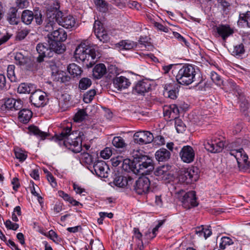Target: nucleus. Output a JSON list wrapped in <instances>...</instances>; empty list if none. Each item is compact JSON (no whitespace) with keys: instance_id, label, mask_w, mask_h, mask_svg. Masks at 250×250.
Masks as SVG:
<instances>
[{"instance_id":"864d4df0","label":"nucleus","mask_w":250,"mask_h":250,"mask_svg":"<svg viewBox=\"0 0 250 250\" xmlns=\"http://www.w3.org/2000/svg\"><path fill=\"white\" fill-rule=\"evenodd\" d=\"M175 126L178 133L182 132L185 130V126L181 120L178 118L175 119Z\"/></svg>"},{"instance_id":"4be33fe9","label":"nucleus","mask_w":250,"mask_h":250,"mask_svg":"<svg viewBox=\"0 0 250 250\" xmlns=\"http://www.w3.org/2000/svg\"><path fill=\"white\" fill-rule=\"evenodd\" d=\"M22 102L20 100L13 98L6 99L4 103L5 107L11 110H18L22 107Z\"/></svg>"},{"instance_id":"6e6d98bb","label":"nucleus","mask_w":250,"mask_h":250,"mask_svg":"<svg viewBox=\"0 0 250 250\" xmlns=\"http://www.w3.org/2000/svg\"><path fill=\"white\" fill-rule=\"evenodd\" d=\"M133 237L138 240V242H143L142 240V234L137 228H134L133 229Z\"/></svg>"},{"instance_id":"f257e3e1","label":"nucleus","mask_w":250,"mask_h":250,"mask_svg":"<svg viewBox=\"0 0 250 250\" xmlns=\"http://www.w3.org/2000/svg\"><path fill=\"white\" fill-rule=\"evenodd\" d=\"M74 57L77 61L83 62L87 67H92L100 57L96 45L90 43L87 41L78 46Z\"/></svg>"},{"instance_id":"5fc2aeb1","label":"nucleus","mask_w":250,"mask_h":250,"mask_svg":"<svg viewBox=\"0 0 250 250\" xmlns=\"http://www.w3.org/2000/svg\"><path fill=\"white\" fill-rule=\"evenodd\" d=\"M4 224L6 227L9 229L15 230H17L19 228V225L18 224L13 223L9 220H6Z\"/></svg>"},{"instance_id":"49530a36","label":"nucleus","mask_w":250,"mask_h":250,"mask_svg":"<svg viewBox=\"0 0 250 250\" xmlns=\"http://www.w3.org/2000/svg\"><path fill=\"white\" fill-rule=\"evenodd\" d=\"M244 45L242 43H240L234 46L232 54L234 56H240L241 54H244Z\"/></svg>"},{"instance_id":"e2e57ef3","label":"nucleus","mask_w":250,"mask_h":250,"mask_svg":"<svg viewBox=\"0 0 250 250\" xmlns=\"http://www.w3.org/2000/svg\"><path fill=\"white\" fill-rule=\"evenodd\" d=\"M48 181L50 183L53 187H55L57 186V183L55 181L54 177L50 173H48L47 175Z\"/></svg>"},{"instance_id":"20e7f679","label":"nucleus","mask_w":250,"mask_h":250,"mask_svg":"<svg viewBox=\"0 0 250 250\" xmlns=\"http://www.w3.org/2000/svg\"><path fill=\"white\" fill-rule=\"evenodd\" d=\"M58 25L54 21H49L45 25L44 30L49 33L47 35L48 41L64 42L67 39L65 31L58 28Z\"/></svg>"},{"instance_id":"a878e982","label":"nucleus","mask_w":250,"mask_h":250,"mask_svg":"<svg viewBox=\"0 0 250 250\" xmlns=\"http://www.w3.org/2000/svg\"><path fill=\"white\" fill-rule=\"evenodd\" d=\"M237 23L240 26L250 28V11L240 13Z\"/></svg>"},{"instance_id":"6e6552de","label":"nucleus","mask_w":250,"mask_h":250,"mask_svg":"<svg viewBox=\"0 0 250 250\" xmlns=\"http://www.w3.org/2000/svg\"><path fill=\"white\" fill-rule=\"evenodd\" d=\"M55 21L58 24L70 29L73 27L76 23L75 19L71 15L64 16L61 11H58L55 15Z\"/></svg>"},{"instance_id":"0e129e2a","label":"nucleus","mask_w":250,"mask_h":250,"mask_svg":"<svg viewBox=\"0 0 250 250\" xmlns=\"http://www.w3.org/2000/svg\"><path fill=\"white\" fill-rule=\"evenodd\" d=\"M59 195L62 197L64 200L69 201L71 198L68 194L64 192L63 191L60 190L58 191Z\"/></svg>"},{"instance_id":"412c9836","label":"nucleus","mask_w":250,"mask_h":250,"mask_svg":"<svg viewBox=\"0 0 250 250\" xmlns=\"http://www.w3.org/2000/svg\"><path fill=\"white\" fill-rule=\"evenodd\" d=\"M178 115L179 109L175 104H171L169 106H166L164 108V116L170 120L178 118Z\"/></svg>"},{"instance_id":"7ed1b4c3","label":"nucleus","mask_w":250,"mask_h":250,"mask_svg":"<svg viewBox=\"0 0 250 250\" xmlns=\"http://www.w3.org/2000/svg\"><path fill=\"white\" fill-rule=\"evenodd\" d=\"M133 166V172L137 174L147 175L154 169L152 159L146 155L134 157Z\"/></svg>"},{"instance_id":"dca6fc26","label":"nucleus","mask_w":250,"mask_h":250,"mask_svg":"<svg viewBox=\"0 0 250 250\" xmlns=\"http://www.w3.org/2000/svg\"><path fill=\"white\" fill-rule=\"evenodd\" d=\"M36 49L39 54L37 58V61L39 62L43 61V58L52 56V51L48 43H39L36 47Z\"/></svg>"},{"instance_id":"4c0bfd02","label":"nucleus","mask_w":250,"mask_h":250,"mask_svg":"<svg viewBox=\"0 0 250 250\" xmlns=\"http://www.w3.org/2000/svg\"><path fill=\"white\" fill-rule=\"evenodd\" d=\"M112 143L117 148H124L126 145L124 139L120 136L115 137Z\"/></svg>"},{"instance_id":"09e8293b","label":"nucleus","mask_w":250,"mask_h":250,"mask_svg":"<svg viewBox=\"0 0 250 250\" xmlns=\"http://www.w3.org/2000/svg\"><path fill=\"white\" fill-rule=\"evenodd\" d=\"M30 30L27 28H24L19 30L17 33L16 39L18 40L21 41L23 40L26 36L29 34Z\"/></svg>"},{"instance_id":"b1692460","label":"nucleus","mask_w":250,"mask_h":250,"mask_svg":"<svg viewBox=\"0 0 250 250\" xmlns=\"http://www.w3.org/2000/svg\"><path fill=\"white\" fill-rule=\"evenodd\" d=\"M154 174L164 180H170L172 178V175L168 171V167L165 166L158 167L155 171Z\"/></svg>"},{"instance_id":"393cba45","label":"nucleus","mask_w":250,"mask_h":250,"mask_svg":"<svg viewBox=\"0 0 250 250\" xmlns=\"http://www.w3.org/2000/svg\"><path fill=\"white\" fill-rule=\"evenodd\" d=\"M93 76L96 79H101L106 73V68L103 63L96 64L93 69Z\"/></svg>"},{"instance_id":"cd10ccee","label":"nucleus","mask_w":250,"mask_h":250,"mask_svg":"<svg viewBox=\"0 0 250 250\" xmlns=\"http://www.w3.org/2000/svg\"><path fill=\"white\" fill-rule=\"evenodd\" d=\"M48 42L52 51V55L53 52L57 54H62L65 51V46L62 43V42L48 41Z\"/></svg>"},{"instance_id":"423d86ee","label":"nucleus","mask_w":250,"mask_h":250,"mask_svg":"<svg viewBox=\"0 0 250 250\" xmlns=\"http://www.w3.org/2000/svg\"><path fill=\"white\" fill-rule=\"evenodd\" d=\"M229 154L236 159L238 167L240 169L245 170L250 167V162L248 161V156L243 148L231 149Z\"/></svg>"},{"instance_id":"a19ab883","label":"nucleus","mask_w":250,"mask_h":250,"mask_svg":"<svg viewBox=\"0 0 250 250\" xmlns=\"http://www.w3.org/2000/svg\"><path fill=\"white\" fill-rule=\"evenodd\" d=\"M96 94V91L95 89H91L87 91L86 93L83 95V101L85 103H90L95 95Z\"/></svg>"},{"instance_id":"2f4dec72","label":"nucleus","mask_w":250,"mask_h":250,"mask_svg":"<svg viewBox=\"0 0 250 250\" xmlns=\"http://www.w3.org/2000/svg\"><path fill=\"white\" fill-rule=\"evenodd\" d=\"M35 87L33 84L30 83H21L18 88V91L20 93H32L35 90Z\"/></svg>"},{"instance_id":"c03bdc74","label":"nucleus","mask_w":250,"mask_h":250,"mask_svg":"<svg viewBox=\"0 0 250 250\" xmlns=\"http://www.w3.org/2000/svg\"><path fill=\"white\" fill-rule=\"evenodd\" d=\"M15 154L16 158L19 159L20 162L24 161L27 156L26 153L20 148L15 150Z\"/></svg>"},{"instance_id":"7c9ffc66","label":"nucleus","mask_w":250,"mask_h":250,"mask_svg":"<svg viewBox=\"0 0 250 250\" xmlns=\"http://www.w3.org/2000/svg\"><path fill=\"white\" fill-rule=\"evenodd\" d=\"M32 113L31 110L27 109H22L19 112V119L23 123H27L31 119Z\"/></svg>"},{"instance_id":"37998d69","label":"nucleus","mask_w":250,"mask_h":250,"mask_svg":"<svg viewBox=\"0 0 250 250\" xmlns=\"http://www.w3.org/2000/svg\"><path fill=\"white\" fill-rule=\"evenodd\" d=\"M134 160L131 161L130 159H123L122 161V167L123 168L125 171H128L131 170L133 171Z\"/></svg>"},{"instance_id":"052dcab7","label":"nucleus","mask_w":250,"mask_h":250,"mask_svg":"<svg viewBox=\"0 0 250 250\" xmlns=\"http://www.w3.org/2000/svg\"><path fill=\"white\" fill-rule=\"evenodd\" d=\"M173 35L175 37V38H176L177 39H178L180 42H184V44L186 45H188L187 43V42L186 41V40L179 33H177V32H173Z\"/></svg>"},{"instance_id":"58836bf2","label":"nucleus","mask_w":250,"mask_h":250,"mask_svg":"<svg viewBox=\"0 0 250 250\" xmlns=\"http://www.w3.org/2000/svg\"><path fill=\"white\" fill-rule=\"evenodd\" d=\"M92 82L90 79L83 78L79 82V87L81 90H85L90 86Z\"/></svg>"},{"instance_id":"5701e85b","label":"nucleus","mask_w":250,"mask_h":250,"mask_svg":"<svg viewBox=\"0 0 250 250\" xmlns=\"http://www.w3.org/2000/svg\"><path fill=\"white\" fill-rule=\"evenodd\" d=\"M216 31L224 41L233 33V30L228 25H221L216 27Z\"/></svg>"},{"instance_id":"f03ea898","label":"nucleus","mask_w":250,"mask_h":250,"mask_svg":"<svg viewBox=\"0 0 250 250\" xmlns=\"http://www.w3.org/2000/svg\"><path fill=\"white\" fill-rule=\"evenodd\" d=\"M71 128L67 127L62 132L56 135L58 140H63V144L75 153H78L82 150V139L74 133H70Z\"/></svg>"},{"instance_id":"a18cd8bd","label":"nucleus","mask_w":250,"mask_h":250,"mask_svg":"<svg viewBox=\"0 0 250 250\" xmlns=\"http://www.w3.org/2000/svg\"><path fill=\"white\" fill-rule=\"evenodd\" d=\"M86 115L84 110H80L75 115L74 120L76 122H81L85 119Z\"/></svg>"},{"instance_id":"c85d7f7f","label":"nucleus","mask_w":250,"mask_h":250,"mask_svg":"<svg viewBox=\"0 0 250 250\" xmlns=\"http://www.w3.org/2000/svg\"><path fill=\"white\" fill-rule=\"evenodd\" d=\"M15 60L16 63L20 65H25L27 67H30L31 60L28 57L24 56L21 53L17 52L15 55Z\"/></svg>"},{"instance_id":"f3484780","label":"nucleus","mask_w":250,"mask_h":250,"mask_svg":"<svg viewBox=\"0 0 250 250\" xmlns=\"http://www.w3.org/2000/svg\"><path fill=\"white\" fill-rule=\"evenodd\" d=\"M93 169L98 176L102 178L107 177V171L109 168L105 162L103 161L96 162L93 165Z\"/></svg>"},{"instance_id":"c9c22d12","label":"nucleus","mask_w":250,"mask_h":250,"mask_svg":"<svg viewBox=\"0 0 250 250\" xmlns=\"http://www.w3.org/2000/svg\"><path fill=\"white\" fill-rule=\"evenodd\" d=\"M121 49L130 50L136 46L135 42L129 41L124 40L118 43Z\"/></svg>"},{"instance_id":"4468645a","label":"nucleus","mask_w":250,"mask_h":250,"mask_svg":"<svg viewBox=\"0 0 250 250\" xmlns=\"http://www.w3.org/2000/svg\"><path fill=\"white\" fill-rule=\"evenodd\" d=\"M94 33L97 38L102 42H105L109 40V36L104 29L102 23L95 21L93 26Z\"/></svg>"},{"instance_id":"680f3d73","label":"nucleus","mask_w":250,"mask_h":250,"mask_svg":"<svg viewBox=\"0 0 250 250\" xmlns=\"http://www.w3.org/2000/svg\"><path fill=\"white\" fill-rule=\"evenodd\" d=\"M139 44L140 47L145 48L146 49L148 48L149 47L151 46V45L149 44V43L145 41L143 38H140L139 40Z\"/></svg>"},{"instance_id":"79ce46f5","label":"nucleus","mask_w":250,"mask_h":250,"mask_svg":"<svg viewBox=\"0 0 250 250\" xmlns=\"http://www.w3.org/2000/svg\"><path fill=\"white\" fill-rule=\"evenodd\" d=\"M95 3L100 12L104 13L108 10L107 4L104 0H95Z\"/></svg>"},{"instance_id":"2eb2a0df","label":"nucleus","mask_w":250,"mask_h":250,"mask_svg":"<svg viewBox=\"0 0 250 250\" xmlns=\"http://www.w3.org/2000/svg\"><path fill=\"white\" fill-rule=\"evenodd\" d=\"M182 160L187 163L193 161L195 157V152L193 148L189 146H184L180 152Z\"/></svg>"},{"instance_id":"473e14b6","label":"nucleus","mask_w":250,"mask_h":250,"mask_svg":"<svg viewBox=\"0 0 250 250\" xmlns=\"http://www.w3.org/2000/svg\"><path fill=\"white\" fill-rule=\"evenodd\" d=\"M21 18L25 24H30L34 19V13L29 10H25L22 13Z\"/></svg>"},{"instance_id":"f8f14e48","label":"nucleus","mask_w":250,"mask_h":250,"mask_svg":"<svg viewBox=\"0 0 250 250\" xmlns=\"http://www.w3.org/2000/svg\"><path fill=\"white\" fill-rule=\"evenodd\" d=\"M180 200L182 203L183 207L186 208H189L191 207H196L198 206L194 191H190L186 193L180 199Z\"/></svg>"},{"instance_id":"3c124183","label":"nucleus","mask_w":250,"mask_h":250,"mask_svg":"<svg viewBox=\"0 0 250 250\" xmlns=\"http://www.w3.org/2000/svg\"><path fill=\"white\" fill-rule=\"evenodd\" d=\"M112 150L109 147H106L103 150L101 151L100 155L102 158L104 159H107L112 155Z\"/></svg>"},{"instance_id":"a211bd4d","label":"nucleus","mask_w":250,"mask_h":250,"mask_svg":"<svg viewBox=\"0 0 250 250\" xmlns=\"http://www.w3.org/2000/svg\"><path fill=\"white\" fill-rule=\"evenodd\" d=\"M114 86L118 90L127 88L130 85L129 80L125 77L116 76L113 80Z\"/></svg>"},{"instance_id":"bf43d9fd","label":"nucleus","mask_w":250,"mask_h":250,"mask_svg":"<svg viewBox=\"0 0 250 250\" xmlns=\"http://www.w3.org/2000/svg\"><path fill=\"white\" fill-rule=\"evenodd\" d=\"M123 161V158L121 156H117L111 159L112 164L114 167L119 165Z\"/></svg>"},{"instance_id":"69168bd1","label":"nucleus","mask_w":250,"mask_h":250,"mask_svg":"<svg viewBox=\"0 0 250 250\" xmlns=\"http://www.w3.org/2000/svg\"><path fill=\"white\" fill-rule=\"evenodd\" d=\"M62 210V205L61 203H56L53 208V211L55 214H58Z\"/></svg>"},{"instance_id":"72a5a7b5","label":"nucleus","mask_w":250,"mask_h":250,"mask_svg":"<svg viewBox=\"0 0 250 250\" xmlns=\"http://www.w3.org/2000/svg\"><path fill=\"white\" fill-rule=\"evenodd\" d=\"M67 70L69 74L74 77L81 75L83 72L82 68L75 63L70 64Z\"/></svg>"},{"instance_id":"aec40b11","label":"nucleus","mask_w":250,"mask_h":250,"mask_svg":"<svg viewBox=\"0 0 250 250\" xmlns=\"http://www.w3.org/2000/svg\"><path fill=\"white\" fill-rule=\"evenodd\" d=\"M132 178L129 176L122 175H116L114 178L113 184L119 188H125L130 184Z\"/></svg>"},{"instance_id":"ddd939ff","label":"nucleus","mask_w":250,"mask_h":250,"mask_svg":"<svg viewBox=\"0 0 250 250\" xmlns=\"http://www.w3.org/2000/svg\"><path fill=\"white\" fill-rule=\"evenodd\" d=\"M198 179V175L192 169H184L181 171L178 177L179 181L181 183L189 184L196 181Z\"/></svg>"},{"instance_id":"f704fd0d","label":"nucleus","mask_w":250,"mask_h":250,"mask_svg":"<svg viewBox=\"0 0 250 250\" xmlns=\"http://www.w3.org/2000/svg\"><path fill=\"white\" fill-rule=\"evenodd\" d=\"M29 131L31 133L38 137L41 138L42 140L44 139L45 137L48 136L47 132L41 131L36 126H29Z\"/></svg>"},{"instance_id":"c756f323","label":"nucleus","mask_w":250,"mask_h":250,"mask_svg":"<svg viewBox=\"0 0 250 250\" xmlns=\"http://www.w3.org/2000/svg\"><path fill=\"white\" fill-rule=\"evenodd\" d=\"M170 152L166 148H161L155 153V158L159 162L167 161L170 157Z\"/></svg>"},{"instance_id":"4d7b16f0","label":"nucleus","mask_w":250,"mask_h":250,"mask_svg":"<svg viewBox=\"0 0 250 250\" xmlns=\"http://www.w3.org/2000/svg\"><path fill=\"white\" fill-rule=\"evenodd\" d=\"M58 79L60 80L61 82L62 83H66L69 82L70 80V78L69 76L65 75V73L63 72L59 74Z\"/></svg>"},{"instance_id":"e433bc0d","label":"nucleus","mask_w":250,"mask_h":250,"mask_svg":"<svg viewBox=\"0 0 250 250\" xmlns=\"http://www.w3.org/2000/svg\"><path fill=\"white\" fill-rule=\"evenodd\" d=\"M233 244V240L229 237L224 236L221 238L219 243V248L220 249L224 250L228 246L231 245Z\"/></svg>"},{"instance_id":"603ef678","label":"nucleus","mask_w":250,"mask_h":250,"mask_svg":"<svg viewBox=\"0 0 250 250\" xmlns=\"http://www.w3.org/2000/svg\"><path fill=\"white\" fill-rule=\"evenodd\" d=\"M34 18H35V21L38 25H41L43 22L42 15L41 11H35Z\"/></svg>"},{"instance_id":"de8ad7c7","label":"nucleus","mask_w":250,"mask_h":250,"mask_svg":"<svg viewBox=\"0 0 250 250\" xmlns=\"http://www.w3.org/2000/svg\"><path fill=\"white\" fill-rule=\"evenodd\" d=\"M210 78L212 81L217 85L221 86L223 84V81L222 80L220 76L215 72H211L210 73Z\"/></svg>"},{"instance_id":"774afa93","label":"nucleus","mask_w":250,"mask_h":250,"mask_svg":"<svg viewBox=\"0 0 250 250\" xmlns=\"http://www.w3.org/2000/svg\"><path fill=\"white\" fill-rule=\"evenodd\" d=\"M195 232L198 236L204 237V229L202 227L196 228Z\"/></svg>"},{"instance_id":"bb28decb","label":"nucleus","mask_w":250,"mask_h":250,"mask_svg":"<svg viewBox=\"0 0 250 250\" xmlns=\"http://www.w3.org/2000/svg\"><path fill=\"white\" fill-rule=\"evenodd\" d=\"M150 88V84L147 81H141L138 82L135 87V91L140 94H143L148 91Z\"/></svg>"},{"instance_id":"9b49d317","label":"nucleus","mask_w":250,"mask_h":250,"mask_svg":"<svg viewBox=\"0 0 250 250\" xmlns=\"http://www.w3.org/2000/svg\"><path fill=\"white\" fill-rule=\"evenodd\" d=\"M46 94L40 90H34L30 97L31 103L36 107L43 106L46 100Z\"/></svg>"},{"instance_id":"6ab92c4d","label":"nucleus","mask_w":250,"mask_h":250,"mask_svg":"<svg viewBox=\"0 0 250 250\" xmlns=\"http://www.w3.org/2000/svg\"><path fill=\"white\" fill-rule=\"evenodd\" d=\"M179 87H180V86L175 82L166 84L164 87L165 93H167L168 98L175 99L177 98L179 92Z\"/></svg>"},{"instance_id":"8fccbe9b","label":"nucleus","mask_w":250,"mask_h":250,"mask_svg":"<svg viewBox=\"0 0 250 250\" xmlns=\"http://www.w3.org/2000/svg\"><path fill=\"white\" fill-rule=\"evenodd\" d=\"M7 20L11 24L16 25L18 23L16 11L15 10H12L10 14L8 16Z\"/></svg>"},{"instance_id":"9d476101","label":"nucleus","mask_w":250,"mask_h":250,"mask_svg":"<svg viewBox=\"0 0 250 250\" xmlns=\"http://www.w3.org/2000/svg\"><path fill=\"white\" fill-rule=\"evenodd\" d=\"M134 142L140 145L151 143L154 139L153 134L149 131H140L136 132L133 136Z\"/></svg>"},{"instance_id":"1a4fd4ad","label":"nucleus","mask_w":250,"mask_h":250,"mask_svg":"<svg viewBox=\"0 0 250 250\" xmlns=\"http://www.w3.org/2000/svg\"><path fill=\"white\" fill-rule=\"evenodd\" d=\"M205 148L207 150L211 153L221 152L224 147V143L219 139H207L204 143Z\"/></svg>"},{"instance_id":"0eeeda50","label":"nucleus","mask_w":250,"mask_h":250,"mask_svg":"<svg viewBox=\"0 0 250 250\" xmlns=\"http://www.w3.org/2000/svg\"><path fill=\"white\" fill-rule=\"evenodd\" d=\"M152 176H143L140 177L136 182L135 190L139 194L147 193L153 184L151 182Z\"/></svg>"},{"instance_id":"13d9d810","label":"nucleus","mask_w":250,"mask_h":250,"mask_svg":"<svg viewBox=\"0 0 250 250\" xmlns=\"http://www.w3.org/2000/svg\"><path fill=\"white\" fill-rule=\"evenodd\" d=\"M154 26L160 31H162L166 33L168 32V28L167 27L165 26L159 22H154Z\"/></svg>"},{"instance_id":"ea45409f","label":"nucleus","mask_w":250,"mask_h":250,"mask_svg":"<svg viewBox=\"0 0 250 250\" xmlns=\"http://www.w3.org/2000/svg\"><path fill=\"white\" fill-rule=\"evenodd\" d=\"M15 65H9L7 67V77L12 82H16L18 79L15 73Z\"/></svg>"},{"instance_id":"39448f33","label":"nucleus","mask_w":250,"mask_h":250,"mask_svg":"<svg viewBox=\"0 0 250 250\" xmlns=\"http://www.w3.org/2000/svg\"><path fill=\"white\" fill-rule=\"evenodd\" d=\"M196 72L191 65H184L179 69L176 76L178 83L182 85H189L194 82Z\"/></svg>"},{"instance_id":"338daca9","label":"nucleus","mask_w":250,"mask_h":250,"mask_svg":"<svg viewBox=\"0 0 250 250\" xmlns=\"http://www.w3.org/2000/svg\"><path fill=\"white\" fill-rule=\"evenodd\" d=\"M30 175L35 180H38L39 179V172L38 169H34L32 170Z\"/></svg>"}]
</instances>
